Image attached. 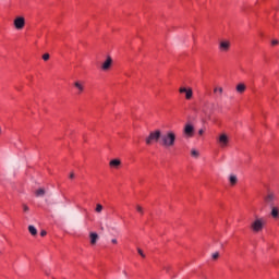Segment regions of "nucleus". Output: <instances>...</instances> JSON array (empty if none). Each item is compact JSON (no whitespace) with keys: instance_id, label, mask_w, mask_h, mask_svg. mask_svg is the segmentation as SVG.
<instances>
[{"instance_id":"ddd939ff","label":"nucleus","mask_w":279,"mask_h":279,"mask_svg":"<svg viewBox=\"0 0 279 279\" xmlns=\"http://www.w3.org/2000/svg\"><path fill=\"white\" fill-rule=\"evenodd\" d=\"M229 182H230L231 186H234L236 184V182H239V178H236L235 174H230Z\"/></svg>"},{"instance_id":"9b49d317","label":"nucleus","mask_w":279,"mask_h":279,"mask_svg":"<svg viewBox=\"0 0 279 279\" xmlns=\"http://www.w3.org/2000/svg\"><path fill=\"white\" fill-rule=\"evenodd\" d=\"M74 87L78 90L77 94L82 95L84 93V84L80 81L74 83Z\"/></svg>"},{"instance_id":"9d476101","label":"nucleus","mask_w":279,"mask_h":279,"mask_svg":"<svg viewBox=\"0 0 279 279\" xmlns=\"http://www.w3.org/2000/svg\"><path fill=\"white\" fill-rule=\"evenodd\" d=\"M220 51H229L230 50V41L223 40L219 44Z\"/></svg>"},{"instance_id":"f3484780","label":"nucleus","mask_w":279,"mask_h":279,"mask_svg":"<svg viewBox=\"0 0 279 279\" xmlns=\"http://www.w3.org/2000/svg\"><path fill=\"white\" fill-rule=\"evenodd\" d=\"M110 167H120L121 166V160L119 159H112L110 162H109Z\"/></svg>"},{"instance_id":"4be33fe9","label":"nucleus","mask_w":279,"mask_h":279,"mask_svg":"<svg viewBox=\"0 0 279 279\" xmlns=\"http://www.w3.org/2000/svg\"><path fill=\"white\" fill-rule=\"evenodd\" d=\"M213 260H217L219 258V252H215L211 254Z\"/></svg>"},{"instance_id":"b1692460","label":"nucleus","mask_w":279,"mask_h":279,"mask_svg":"<svg viewBox=\"0 0 279 279\" xmlns=\"http://www.w3.org/2000/svg\"><path fill=\"white\" fill-rule=\"evenodd\" d=\"M137 252H138L140 256H142V258H145V253H143V250L137 248Z\"/></svg>"},{"instance_id":"c85d7f7f","label":"nucleus","mask_w":279,"mask_h":279,"mask_svg":"<svg viewBox=\"0 0 279 279\" xmlns=\"http://www.w3.org/2000/svg\"><path fill=\"white\" fill-rule=\"evenodd\" d=\"M198 134H199V136H202V135L204 134V130L201 129V130L198 131Z\"/></svg>"},{"instance_id":"0eeeda50","label":"nucleus","mask_w":279,"mask_h":279,"mask_svg":"<svg viewBox=\"0 0 279 279\" xmlns=\"http://www.w3.org/2000/svg\"><path fill=\"white\" fill-rule=\"evenodd\" d=\"M276 199V194L269 192L265 197V204H268V206H274V202Z\"/></svg>"},{"instance_id":"412c9836","label":"nucleus","mask_w":279,"mask_h":279,"mask_svg":"<svg viewBox=\"0 0 279 279\" xmlns=\"http://www.w3.org/2000/svg\"><path fill=\"white\" fill-rule=\"evenodd\" d=\"M214 93H218L219 95H223V87H215Z\"/></svg>"},{"instance_id":"a878e982","label":"nucleus","mask_w":279,"mask_h":279,"mask_svg":"<svg viewBox=\"0 0 279 279\" xmlns=\"http://www.w3.org/2000/svg\"><path fill=\"white\" fill-rule=\"evenodd\" d=\"M24 213H29V207L27 205H23Z\"/></svg>"},{"instance_id":"dca6fc26","label":"nucleus","mask_w":279,"mask_h":279,"mask_svg":"<svg viewBox=\"0 0 279 279\" xmlns=\"http://www.w3.org/2000/svg\"><path fill=\"white\" fill-rule=\"evenodd\" d=\"M28 231L33 236H36V234H38V230L36 229V227L34 226H28Z\"/></svg>"},{"instance_id":"423d86ee","label":"nucleus","mask_w":279,"mask_h":279,"mask_svg":"<svg viewBox=\"0 0 279 279\" xmlns=\"http://www.w3.org/2000/svg\"><path fill=\"white\" fill-rule=\"evenodd\" d=\"M179 93H184L185 94V99L190 100L193 99V89L192 88H186V87H180Z\"/></svg>"},{"instance_id":"6e6552de","label":"nucleus","mask_w":279,"mask_h":279,"mask_svg":"<svg viewBox=\"0 0 279 279\" xmlns=\"http://www.w3.org/2000/svg\"><path fill=\"white\" fill-rule=\"evenodd\" d=\"M193 132H195V128L192 124H185L184 126V134L189 137L193 136Z\"/></svg>"},{"instance_id":"2f4dec72","label":"nucleus","mask_w":279,"mask_h":279,"mask_svg":"<svg viewBox=\"0 0 279 279\" xmlns=\"http://www.w3.org/2000/svg\"><path fill=\"white\" fill-rule=\"evenodd\" d=\"M46 276H49V274L47 271H45Z\"/></svg>"},{"instance_id":"a211bd4d","label":"nucleus","mask_w":279,"mask_h":279,"mask_svg":"<svg viewBox=\"0 0 279 279\" xmlns=\"http://www.w3.org/2000/svg\"><path fill=\"white\" fill-rule=\"evenodd\" d=\"M36 197H45V189H39L35 192Z\"/></svg>"},{"instance_id":"39448f33","label":"nucleus","mask_w":279,"mask_h":279,"mask_svg":"<svg viewBox=\"0 0 279 279\" xmlns=\"http://www.w3.org/2000/svg\"><path fill=\"white\" fill-rule=\"evenodd\" d=\"M15 29H23L25 27V17L19 16L14 20Z\"/></svg>"},{"instance_id":"2eb2a0df","label":"nucleus","mask_w":279,"mask_h":279,"mask_svg":"<svg viewBox=\"0 0 279 279\" xmlns=\"http://www.w3.org/2000/svg\"><path fill=\"white\" fill-rule=\"evenodd\" d=\"M246 88L247 87L243 83H240V84L236 85V92L240 93V94H243V92L246 90Z\"/></svg>"},{"instance_id":"20e7f679","label":"nucleus","mask_w":279,"mask_h":279,"mask_svg":"<svg viewBox=\"0 0 279 279\" xmlns=\"http://www.w3.org/2000/svg\"><path fill=\"white\" fill-rule=\"evenodd\" d=\"M218 143L220 145V147H228V144L230 143V137H228V135L226 133L220 134V136L218 137Z\"/></svg>"},{"instance_id":"c756f323","label":"nucleus","mask_w":279,"mask_h":279,"mask_svg":"<svg viewBox=\"0 0 279 279\" xmlns=\"http://www.w3.org/2000/svg\"><path fill=\"white\" fill-rule=\"evenodd\" d=\"M111 243H113L114 245H117V243H118V242H117V239H112V240H111Z\"/></svg>"},{"instance_id":"f257e3e1","label":"nucleus","mask_w":279,"mask_h":279,"mask_svg":"<svg viewBox=\"0 0 279 279\" xmlns=\"http://www.w3.org/2000/svg\"><path fill=\"white\" fill-rule=\"evenodd\" d=\"M159 145L166 149L173 147L175 145V133L173 131H168L166 134L161 135Z\"/></svg>"},{"instance_id":"1a4fd4ad","label":"nucleus","mask_w":279,"mask_h":279,"mask_svg":"<svg viewBox=\"0 0 279 279\" xmlns=\"http://www.w3.org/2000/svg\"><path fill=\"white\" fill-rule=\"evenodd\" d=\"M110 66H112V58L107 57L106 61L101 65V69L102 71H109Z\"/></svg>"},{"instance_id":"7c9ffc66","label":"nucleus","mask_w":279,"mask_h":279,"mask_svg":"<svg viewBox=\"0 0 279 279\" xmlns=\"http://www.w3.org/2000/svg\"><path fill=\"white\" fill-rule=\"evenodd\" d=\"M70 178H71V180H73V178H75V173L72 172V173L70 174Z\"/></svg>"},{"instance_id":"6ab92c4d","label":"nucleus","mask_w":279,"mask_h":279,"mask_svg":"<svg viewBox=\"0 0 279 279\" xmlns=\"http://www.w3.org/2000/svg\"><path fill=\"white\" fill-rule=\"evenodd\" d=\"M104 210V205L102 204H97L95 208V213L101 214Z\"/></svg>"},{"instance_id":"393cba45","label":"nucleus","mask_w":279,"mask_h":279,"mask_svg":"<svg viewBox=\"0 0 279 279\" xmlns=\"http://www.w3.org/2000/svg\"><path fill=\"white\" fill-rule=\"evenodd\" d=\"M49 53H45L44 56H43V60H45V62H47V60H49Z\"/></svg>"},{"instance_id":"f03ea898","label":"nucleus","mask_w":279,"mask_h":279,"mask_svg":"<svg viewBox=\"0 0 279 279\" xmlns=\"http://www.w3.org/2000/svg\"><path fill=\"white\" fill-rule=\"evenodd\" d=\"M162 138V132L160 130L151 131L149 135L146 137V145H153L154 143H160Z\"/></svg>"},{"instance_id":"f8f14e48","label":"nucleus","mask_w":279,"mask_h":279,"mask_svg":"<svg viewBox=\"0 0 279 279\" xmlns=\"http://www.w3.org/2000/svg\"><path fill=\"white\" fill-rule=\"evenodd\" d=\"M270 208H271V217H274V219H278V217H279V209H278V207L270 206Z\"/></svg>"},{"instance_id":"7ed1b4c3","label":"nucleus","mask_w":279,"mask_h":279,"mask_svg":"<svg viewBox=\"0 0 279 279\" xmlns=\"http://www.w3.org/2000/svg\"><path fill=\"white\" fill-rule=\"evenodd\" d=\"M265 228V219L264 218H255V220L251 223V230L253 232H263Z\"/></svg>"},{"instance_id":"4468645a","label":"nucleus","mask_w":279,"mask_h":279,"mask_svg":"<svg viewBox=\"0 0 279 279\" xmlns=\"http://www.w3.org/2000/svg\"><path fill=\"white\" fill-rule=\"evenodd\" d=\"M89 236L92 245H95V243H97V239H99V235L97 233L92 232Z\"/></svg>"},{"instance_id":"bb28decb","label":"nucleus","mask_w":279,"mask_h":279,"mask_svg":"<svg viewBox=\"0 0 279 279\" xmlns=\"http://www.w3.org/2000/svg\"><path fill=\"white\" fill-rule=\"evenodd\" d=\"M40 236H47V231H41Z\"/></svg>"},{"instance_id":"aec40b11","label":"nucleus","mask_w":279,"mask_h":279,"mask_svg":"<svg viewBox=\"0 0 279 279\" xmlns=\"http://www.w3.org/2000/svg\"><path fill=\"white\" fill-rule=\"evenodd\" d=\"M191 156H193V158H199V151H197L196 149H192Z\"/></svg>"},{"instance_id":"5701e85b","label":"nucleus","mask_w":279,"mask_h":279,"mask_svg":"<svg viewBox=\"0 0 279 279\" xmlns=\"http://www.w3.org/2000/svg\"><path fill=\"white\" fill-rule=\"evenodd\" d=\"M136 210L137 213H140L141 215H143V207H141L140 205L136 206Z\"/></svg>"},{"instance_id":"cd10ccee","label":"nucleus","mask_w":279,"mask_h":279,"mask_svg":"<svg viewBox=\"0 0 279 279\" xmlns=\"http://www.w3.org/2000/svg\"><path fill=\"white\" fill-rule=\"evenodd\" d=\"M278 43L279 41L277 39H275V40L271 41V45L276 46V45H278Z\"/></svg>"}]
</instances>
